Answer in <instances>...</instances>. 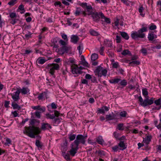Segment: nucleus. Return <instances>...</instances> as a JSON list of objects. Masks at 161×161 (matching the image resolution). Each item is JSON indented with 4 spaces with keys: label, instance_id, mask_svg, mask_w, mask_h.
<instances>
[{
    "label": "nucleus",
    "instance_id": "obj_45",
    "mask_svg": "<svg viewBox=\"0 0 161 161\" xmlns=\"http://www.w3.org/2000/svg\"><path fill=\"white\" fill-rule=\"evenodd\" d=\"M115 40L117 43H120L121 41V36L118 35H116Z\"/></svg>",
    "mask_w": 161,
    "mask_h": 161
},
{
    "label": "nucleus",
    "instance_id": "obj_59",
    "mask_svg": "<svg viewBox=\"0 0 161 161\" xmlns=\"http://www.w3.org/2000/svg\"><path fill=\"white\" fill-rule=\"evenodd\" d=\"M118 140L120 141H124V142H126V139L125 136H123L120 137H119V138L118 139Z\"/></svg>",
    "mask_w": 161,
    "mask_h": 161
},
{
    "label": "nucleus",
    "instance_id": "obj_5",
    "mask_svg": "<svg viewBox=\"0 0 161 161\" xmlns=\"http://www.w3.org/2000/svg\"><path fill=\"white\" fill-rule=\"evenodd\" d=\"M71 149L69 151L70 155L72 156L75 155L77 151L79 149V144L75 140L71 144Z\"/></svg>",
    "mask_w": 161,
    "mask_h": 161
},
{
    "label": "nucleus",
    "instance_id": "obj_50",
    "mask_svg": "<svg viewBox=\"0 0 161 161\" xmlns=\"http://www.w3.org/2000/svg\"><path fill=\"white\" fill-rule=\"evenodd\" d=\"M140 51L144 55H146L147 54V50L145 48L142 47L141 50Z\"/></svg>",
    "mask_w": 161,
    "mask_h": 161
},
{
    "label": "nucleus",
    "instance_id": "obj_46",
    "mask_svg": "<svg viewBox=\"0 0 161 161\" xmlns=\"http://www.w3.org/2000/svg\"><path fill=\"white\" fill-rule=\"evenodd\" d=\"M154 35L153 33H150L148 34V38L149 40L152 41L154 38Z\"/></svg>",
    "mask_w": 161,
    "mask_h": 161
},
{
    "label": "nucleus",
    "instance_id": "obj_30",
    "mask_svg": "<svg viewBox=\"0 0 161 161\" xmlns=\"http://www.w3.org/2000/svg\"><path fill=\"white\" fill-rule=\"evenodd\" d=\"M102 16L101 18L102 19H104V21L108 24H110L111 21L109 18L106 17L103 14H102Z\"/></svg>",
    "mask_w": 161,
    "mask_h": 161
},
{
    "label": "nucleus",
    "instance_id": "obj_21",
    "mask_svg": "<svg viewBox=\"0 0 161 161\" xmlns=\"http://www.w3.org/2000/svg\"><path fill=\"white\" fill-rule=\"evenodd\" d=\"M121 80V79L119 78H114L109 80V82L111 84L118 83Z\"/></svg>",
    "mask_w": 161,
    "mask_h": 161
},
{
    "label": "nucleus",
    "instance_id": "obj_10",
    "mask_svg": "<svg viewBox=\"0 0 161 161\" xmlns=\"http://www.w3.org/2000/svg\"><path fill=\"white\" fill-rule=\"evenodd\" d=\"M145 36V34H140L138 31L137 32H133L131 34V37L132 39H136L138 38H143Z\"/></svg>",
    "mask_w": 161,
    "mask_h": 161
},
{
    "label": "nucleus",
    "instance_id": "obj_33",
    "mask_svg": "<svg viewBox=\"0 0 161 161\" xmlns=\"http://www.w3.org/2000/svg\"><path fill=\"white\" fill-rule=\"evenodd\" d=\"M147 31V27H143L142 28L140 29L138 31L139 32L140 34H145L143 33L144 32H146Z\"/></svg>",
    "mask_w": 161,
    "mask_h": 161
},
{
    "label": "nucleus",
    "instance_id": "obj_38",
    "mask_svg": "<svg viewBox=\"0 0 161 161\" xmlns=\"http://www.w3.org/2000/svg\"><path fill=\"white\" fill-rule=\"evenodd\" d=\"M144 10V8L142 6L140 7L138 9L139 12L140 13V15L142 17H143L144 16V14L142 13L143 11Z\"/></svg>",
    "mask_w": 161,
    "mask_h": 161
},
{
    "label": "nucleus",
    "instance_id": "obj_42",
    "mask_svg": "<svg viewBox=\"0 0 161 161\" xmlns=\"http://www.w3.org/2000/svg\"><path fill=\"white\" fill-rule=\"evenodd\" d=\"M6 142L4 143V144L6 146H9L11 144V140L8 138H6Z\"/></svg>",
    "mask_w": 161,
    "mask_h": 161
},
{
    "label": "nucleus",
    "instance_id": "obj_53",
    "mask_svg": "<svg viewBox=\"0 0 161 161\" xmlns=\"http://www.w3.org/2000/svg\"><path fill=\"white\" fill-rule=\"evenodd\" d=\"M46 61V60L43 58H41L38 60V63L40 64H44Z\"/></svg>",
    "mask_w": 161,
    "mask_h": 161
},
{
    "label": "nucleus",
    "instance_id": "obj_49",
    "mask_svg": "<svg viewBox=\"0 0 161 161\" xmlns=\"http://www.w3.org/2000/svg\"><path fill=\"white\" fill-rule=\"evenodd\" d=\"M154 100L153 98H151L149 99L147 97V102L148 105H150L153 104L154 103Z\"/></svg>",
    "mask_w": 161,
    "mask_h": 161
},
{
    "label": "nucleus",
    "instance_id": "obj_55",
    "mask_svg": "<svg viewBox=\"0 0 161 161\" xmlns=\"http://www.w3.org/2000/svg\"><path fill=\"white\" fill-rule=\"evenodd\" d=\"M130 53V52L128 50H124L123 51L122 53V54L124 55H125L127 54H128Z\"/></svg>",
    "mask_w": 161,
    "mask_h": 161
},
{
    "label": "nucleus",
    "instance_id": "obj_39",
    "mask_svg": "<svg viewBox=\"0 0 161 161\" xmlns=\"http://www.w3.org/2000/svg\"><path fill=\"white\" fill-rule=\"evenodd\" d=\"M142 93L143 95L145 96V97L146 98L148 97V92L146 88H145L142 89Z\"/></svg>",
    "mask_w": 161,
    "mask_h": 161
},
{
    "label": "nucleus",
    "instance_id": "obj_64",
    "mask_svg": "<svg viewBox=\"0 0 161 161\" xmlns=\"http://www.w3.org/2000/svg\"><path fill=\"white\" fill-rule=\"evenodd\" d=\"M18 9H19L21 11H25L24 6L23 5H20L18 8Z\"/></svg>",
    "mask_w": 161,
    "mask_h": 161
},
{
    "label": "nucleus",
    "instance_id": "obj_35",
    "mask_svg": "<svg viewBox=\"0 0 161 161\" xmlns=\"http://www.w3.org/2000/svg\"><path fill=\"white\" fill-rule=\"evenodd\" d=\"M127 81L126 80L123 79L121 80V79L120 81H119L120 84L123 87L126 86L127 85Z\"/></svg>",
    "mask_w": 161,
    "mask_h": 161
},
{
    "label": "nucleus",
    "instance_id": "obj_27",
    "mask_svg": "<svg viewBox=\"0 0 161 161\" xmlns=\"http://www.w3.org/2000/svg\"><path fill=\"white\" fill-rule=\"evenodd\" d=\"M78 41V37L76 36L73 35L71 38V41L74 43H76Z\"/></svg>",
    "mask_w": 161,
    "mask_h": 161
},
{
    "label": "nucleus",
    "instance_id": "obj_40",
    "mask_svg": "<svg viewBox=\"0 0 161 161\" xmlns=\"http://www.w3.org/2000/svg\"><path fill=\"white\" fill-rule=\"evenodd\" d=\"M68 136L70 141H73L76 137V135L74 134H69Z\"/></svg>",
    "mask_w": 161,
    "mask_h": 161
},
{
    "label": "nucleus",
    "instance_id": "obj_16",
    "mask_svg": "<svg viewBox=\"0 0 161 161\" xmlns=\"http://www.w3.org/2000/svg\"><path fill=\"white\" fill-rule=\"evenodd\" d=\"M51 128V127L49 124L47 123H42V124L41 129L43 130H45L48 129L49 128Z\"/></svg>",
    "mask_w": 161,
    "mask_h": 161
},
{
    "label": "nucleus",
    "instance_id": "obj_63",
    "mask_svg": "<svg viewBox=\"0 0 161 161\" xmlns=\"http://www.w3.org/2000/svg\"><path fill=\"white\" fill-rule=\"evenodd\" d=\"M9 101H5L4 106L7 108L9 107Z\"/></svg>",
    "mask_w": 161,
    "mask_h": 161
},
{
    "label": "nucleus",
    "instance_id": "obj_14",
    "mask_svg": "<svg viewBox=\"0 0 161 161\" xmlns=\"http://www.w3.org/2000/svg\"><path fill=\"white\" fill-rule=\"evenodd\" d=\"M60 114L57 111H54V114H52V115L50 114H46V116L47 118V119H54L55 116L58 117L59 116Z\"/></svg>",
    "mask_w": 161,
    "mask_h": 161
},
{
    "label": "nucleus",
    "instance_id": "obj_2",
    "mask_svg": "<svg viewBox=\"0 0 161 161\" xmlns=\"http://www.w3.org/2000/svg\"><path fill=\"white\" fill-rule=\"evenodd\" d=\"M62 37L64 41L61 40V54L67 53L71 47L68 45V39L67 35L63 34Z\"/></svg>",
    "mask_w": 161,
    "mask_h": 161
},
{
    "label": "nucleus",
    "instance_id": "obj_58",
    "mask_svg": "<svg viewBox=\"0 0 161 161\" xmlns=\"http://www.w3.org/2000/svg\"><path fill=\"white\" fill-rule=\"evenodd\" d=\"M16 0H10V1L8 3V4L10 5H13L15 3V2Z\"/></svg>",
    "mask_w": 161,
    "mask_h": 161
},
{
    "label": "nucleus",
    "instance_id": "obj_18",
    "mask_svg": "<svg viewBox=\"0 0 161 161\" xmlns=\"http://www.w3.org/2000/svg\"><path fill=\"white\" fill-rule=\"evenodd\" d=\"M36 145L38 147L39 150L42 149L43 146L42 143L39 141V140H36Z\"/></svg>",
    "mask_w": 161,
    "mask_h": 161
},
{
    "label": "nucleus",
    "instance_id": "obj_7",
    "mask_svg": "<svg viewBox=\"0 0 161 161\" xmlns=\"http://www.w3.org/2000/svg\"><path fill=\"white\" fill-rule=\"evenodd\" d=\"M87 137V136L86 135L84 136L82 135L79 134L77 136L75 141L78 143L79 144L80 143L85 144Z\"/></svg>",
    "mask_w": 161,
    "mask_h": 161
},
{
    "label": "nucleus",
    "instance_id": "obj_28",
    "mask_svg": "<svg viewBox=\"0 0 161 161\" xmlns=\"http://www.w3.org/2000/svg\"><path fill=\"white\" fill-rule=\"evenodd\" d=\"M126 142L120 141L119 144V146L121 148H123V150L125 149L126 148V146L125 144Z\"/></svg>",
    "mask_w": 161,
    "mask_h": 161
},
{
    "label": "nucleus",
    "instance_id": "obj_12",
    "mask_svg": "<svg viewBox=\"0 0 161 161\" xmlns=\"http://www.w3.org/2000/svg\"><path fill=\"white\" fill-rule=\"evenodd\" d=\"M67 144L68 142L67 140L65 138L64 139L63 145L61 146V150H62L63 153L66 152L67 150Z\"/></svg>",
    "mask_w": 161,
    "mask_h": 161
},
{
    "label": "nucleus",
    "instance_id": "obj_36",
    "mask_svg": "<svg viewBox=\"0 0 161 161\" xmlns=\"http://www.w3.org/2000/svg\"><path fill=\"white\" fill-rule=\"evenodd\" d=\"M140 62L139 61L134 60L132 61V62H130L129 64L130 65L133 66L134 65H139L140 64Z\"/></svg>",
    "mask_w": 161,
    "mask_h": 161
},
{
    "label": "nucleus",
    "instance_id": "obj_51",
    "mask_svg": "<svg viewBox=\"0 0 161 161\" xmlns=\"http://www.w3.org/2000/svg\"><path fill=\"white\" fill-rule=\"evenodd\" d=\"M123 125L124 124L123 123L118 124L117 125V128L119 130H124V128H123Z\"/></svg>",
    "mask_w": 161,
    "mask_h": 161
},
{
    "label": "nucleus",
    "instance_id": "obj_19",
    "mask_svg": "<svg viewBox=\"0 0 161 161\" xmlns=\"http://www.w3.org/2000/svg\"><path fill=\"white\" fill-rule=\"evenodd\" d=\"M97 142L100 145H103L104 143V141L101 136H99L96 138Z\"/></svg>",
    "mask_w": 161,
    "mask_h": 161
},
{
    "label": "nucleus",
    "instance_id": "obj_1",
    "mask_svg": "<svg viewBox=\"0 0 161 161\" xmlns=\"http://www.w3.org/2000/svg\"><path fill=\"white\" fill-rule=\"evenodd\" d=\"M40 132V129L38 127L34 126L26 127L25 130L24 131V134H27L29 136L32 138H35V135L38 134Z\"/></svg>",
    "mask_w": 161,
    "mask_h": 161
},
{
    "label": "nucleus",
    "instance_id": "obj_60",
    "mask_svg": "<svg viewBox=\"0 0 161 161\" xmlns=\"http://www.w3.org/2000/svg\"><path fill=\"white\" fill-rule=\"evenodd\" d=\"M119 65L118 62H115L113 64L112 66L113 68H117L119 67Z\"/></svg>",
    "mask_w": 161,
    "mask_h": 161
},
{
    "label": "nucleus",
    "instance_id": "obj_13",
    "mask_svg": "<svg viewBox=\"0 0 161 161\" xmlns=\"http://www.w3.org/2000/svg\"><path fill=\"white\" fill-rule=\"evenodd\" d=\"M110 108L109 107L106 106H103L101 108H98L97 111L99 113L104 114L105 111H108Z\"/></svg>",
    "mask_w": 161,
    "mask_h": 161
},
{
    "label": "nucleus",
    "instance_id": "obj_3",
    "mask_svg": "<svg viewBox=\"0 0 161 161\" xmlns=\"http://www.w3.org/2000/svg\"><path fill=\"white\" fill-rule=\"evenodd\" d=\"M59 65L58 64L52 63L48 64L46 67V69L48 70L50 74L54 75L55 70H59Z\"/></svg>",
    "mask_w": 161,
    "mask_h": 161
},
{
    "label": "nucleus",
    "instance_id": "obj_56",
    "mask_svg": "<svg viewBox=\"0 0 161 161\" xmlns=\"http://www.w3.org/2000/svg\"><path fill=\"white\" fill-rule=\"evenodd\" d=\"M161 100L160 99H158L154 101L155 104L157 105H159L161 104Z\"/></svg>",
    "mask_w": 161,
    "mask_h": 161
},
{
    "label": "nucleus",
    "instance_id": "obj_52",
    "mask_svg": "<svg viewBox=\"0 0 161 161\" xmlns=\"http://www.w3.org/2000/svg\"><path fill=\"white\" fill-rule=\"evenodd\" d=\"M80 64L82 65L85 67H88V63L85 60H83L82 61H80Z\"/></svg>",
    "mask_w": 161,
    "mask_h": 161
},
{
    "label": "nucleus",
    "instance_id": "obj_32",
    "mask_svg": "<svg viewBox=\"0 0 161 161\" xmlns=\"http://www.w3.org/2000/svg\"><path fill=\"white\" fill-rule=\"evenodd\" d=\"M89 32L91 35L93 36H98L99 34L98 32L92 29L90 30Z\"/></svg>",
    "mask_w": 161,
    "mask_h": 161
},
{
    "label": "nucleus",
    "instance_id": "obj_23",
    "mask_svg": "<svg viewBox=\"0 0 161 161\" xmlns=\"http://www.w3.org/2000/svg\"><path fill=\"white\" fill-rule=\"evenodd\" d=\"M120 35L125 40H128L129 39V37L128 34L124 32L119 31Z\"/></svg>",
    "mask_w": 161,
    "mask_h": 161
},
{
    "label": "nucleus",
    "instance_id": "obj_62",
    "mask_svg": "<svg viewBox=\"0 0 161 161\" xmlns=\"http://www.w3.org/2000/svg\"><path fill=\"white\" fill-rule=\"evenodd\" d=\"M159 121V123L158 125L157 126V128L158 130L161 131V118H160Z\"/></svg>",
    "mask_w": 161,
    "mask_h": 161
},
{
    "label": "nucleus",
    "instance_id": "obj_25",
    "mask_svg": "<svg viewBox=\"0 0 161 161\" xmlns=\"http://www.w3.org/2000/svg\"><path fill=\"white\" fill-rule=\"evenodd\" d=\"M75 60L71 58H69L67 61L68 64L71 65V66L72 65H76L75 64Z\"/></svg>",
    "mask_w": 161,
    "mask_h": 161
},
{
    "label": "nucleus",
    "instance_id": "obj_17",
    "mask_svg": "<svg viewBox=\"0 0 161 161\" xmlns=\"http://www.w3.org/2000/svg\"><path fill=\"white\" fill-rule=\"evenodd\" d=\"M80 6L83 8H86V10H92V8L91 5H87L86 3H83L80 4Z\"/></svg>",
    "mask_w": 161,
    "mask_h": 161
},
{
    "label": "nucleus",
    "instance_id": "obj_61",
    "mask_svg": "<svg viewBox=\"0 0 161 161\" xmlns=\"http://www.w3.org/2000/svg\"><path fill=\"white\" fill-rule=\"evenodd\" d=\"M9 16L12 18L16 17V14L14 13H10V14Z\"/></svg>",
    "mask_w": 161,
    "mask_h": 161
},
{
    "label": "nucleus",
    "instance_id": "obj_47",
    "mask_svg": "<svg viewBox=\"0 0 161 161\" xmlns=\"http://www.w3.org/2000/svg\"><path fill=\"white\" fill-rule=\"evenodd\" d=\"M52 42L54 44L53 47L54 48H56L58 47V45L57 44V39L55 38L54 39H53L52 41Z\"/></svg>",
    "mask_w": 161,
    "mask_h": 161
},
{
    "label": "nucleus",
    "instance_id": "obj_20",
    "mask_svg": "<svg viewBox=\"0 0 161 161\" xmlns=\"http://www.w3.org/2000/svg\"><path fill=\"white\" fill-rule=\"evenodd\" d=\"M96 154H97L100 157H103L105 156V153L104 151L102 150H99L96 151L95 152Z\"/></svg>",
    "mask_w": 161,
    "mask_h": 161
},
{
    "label": "nucleus",
    "instance_id": "obj_11",
    "mask_svg": "<svg viewBox=\"0 0 161 161\" xmlns=\"http://www.w3.org/2000/svg\"><path fill=\"white\" fill-rule=\"evenodd\" d=\"M118 115V113L115 114L112 113L111 114H109L108 115H106V121H108L109 120H111L113 119H118L117 116Z\"/></svg>",
    "mask_w": 161,
    "mask_h": 161
},
{
    "label": "nucleus",
    "instance_id": "obj_22",
    "mask_svg": "<svg viewBox=\"0 0 161 161\" xmlns=\"http://www.w3.org/2000/svg\"><path fill=\"white\" fill-rule=\"evenodd\" d=\"M104 45L108 47H110L112 46V41L109 40L105 39L104 40Z\"/></svg>",
    "mask_w": 161,
    "mask_h": 161
},
{
    "label": "nucleus",
    "instance_id": "obj_48",
    "mask_svg": "<svg viewBox=\"0 0 161 161\" xmlns=\"http://www.w3.org/2000/svg\"><path fill=\"white\" fill-rule=\"evenodd\" d=\"M83 46L82 44H80L77 47V49L79 50L80 55L82 53V50L83 49Z\"/></svg>",
    "mask_w": 161,
    "mask_h": 161
},
{
    "label": "nucleus",
    "instance_id": "obj_15",
    "mask_svg": "<svg viewBox=\"0 0 161 161\" xmlns=\"http://www.w3.org/2000/svg\"><path fill=\"white\" fill-rule=\"evenodd\" d=\"M31 108L34 110H38L41 111V112H43L45 111V108L44 107H41L40 106H32Z\"/></svg>",
    "mask_w": 161,
    "mask_h": 161
},
{
    "label": "nucleus",
    "instance_id": "obj_57",
    "mask_svg": "<svg viewBox=\"0 0 161 161\" xmlns=\"http://www.w3.org/2000/svg\"><path fill=\"white\" fill-rule=\"evenodd\" d=\"M88 142L89 144L94 145L96 144V142L95 141H93L92 140L88 139Z\"/></svg>",
    "mask_w": 161,
    "mask_h": 161
},
{
    "label": "nucleus",
    "instance_id": "obj_8",
    "mask_svg": "<svg viewBox=\"0 0 161 161\" xmlns=\"http://www.w3.org/2000/svg\"><path fill=\"white\" fill-rule=\"evenodd\" d=\"M102 14H103L102 12H97L94 11L91 15V16L94 21L98 22L100 18H102Z\"/></svg>",
    "mask_w": 161,
    "mask_h": 161
},
{
    "label": "nucleus",
    "instance_id": "obj_6",
    "mask_svg": "<svg viewBox=\"0 0 161 161\" xmlns=\"http://www.w3.org/2000/svg\"><path fill=\"white\" fill-rule=\"evenodd\" d=\"M71 69L72 72L73 74L77 75L82 73L81 70L84 69V68L81 66H78V65L76 64L72 65Z\"/></svg>",
    "mask_w": 161,
    "mask_h": 161
},
{
    "label": "nucleus",
    "instance_id": "obj_37",
    "mask_svg": "<svg viewBox=\"0 0 161 161\" xmlns=\"http://www.w3.org/2000/svg\"><path fill=\"white\" fill-rule=\"evenodd\" d=\"M47 93L45 92L39 94L38 97L39 100H42L45 96H46Z\"/></svg>",
    "mask_w": 161,
    "mask_h": 161
},
{
    "label": "nucleus",
    "instance_id": "obj_43",
    "mask_svg": "<svg viewBox=\"0 0 161 161\" xmlns=\"http://www.w3.org/2000/svg\"><path fill=\"white\" fill-rule=\"evenodd\" d=\"M98 58V54L96 53L92 54L91 56L92 60L94 61Z\"/></svg>",
    "mask_w": 161,
    "mask_h": 161
},
{
    "label": "nucleus",
    "instance_id": "obj_26",
    "mask_svg": "<svg viewBox=\"0 0 161 161\" xmlns=\"http://www.w3.org/2000/svg\"><path fill=\"white\" fill-rule=\"evenodd\" d=\"M29 90L27 87H23L20 90V92L23 94H26L29 92Z\"/></svg>",
    "mask_w": 161,
    "mask_h": 161
},
{
    "label": "nucleus",
    "instance_id": "obj_31",
    "mask_svg": "<svg viewBox=\"0 0 161 161\" xmlns=\"http://www.w3.org/2000/svg\"><path fill=\"white\" fill-rule=\"evenodd\" d=\"M151 136H147L143 140V141L146 144H148L151 140Z\"/></svg>",
    "mask_w": 161,
    "mask_h": 161
},
{
    "label": "nucleus",
    "instance_id": "obj_4",
    "mask_svg": "<svg viewBox=\"0 0 161 161\" xmlns=\"http://www.w3.org/2000/svg\"><path fill=\"white\" fill-rule=\"evenodd\" d=\"M95 75L98 77H101L102 76H106L107 72V70L100 66H98L94 71Z\"/></svg>",
    "mask_w": 161,
    "mask_h": 161
},
{
    "label": "nucleus",
    "instance_id": "obj_24",
    "mask_svg": "<svg viewBox=\"0 0 161 161\" xmlns=\"http://www.w3.org/2000/svg\"><path fill=\"white\" fill-rule=\"evenodd\" d=\"M47 107L48 108V110L51 111L50 109L52 108L53 109H55L57 108V105L54 103H52L51 104L48 105Z\"/></svg>",
    "mask_w": 161,
    "mask_h": 161
},
{
    "label": "nucleus",
    "instance_id": "obj_29",
    "mask_svg": "<svg viewBox=\"0 0 161 161\" xmlns=\"http://www.w3.org/2000/svg\"><path fill=\"white\" fill-rule=\"evenodd\" d=\"M12 106L13 107L14 109L19 110L21 108L20 106L17 103H15L14 102L12 103Z\"/></svg>",
    "mask_w": 161,
    "mask_h": 161
},
{
    "label": "nucleus",
    "instance_id": "obj_41",
    "mask_svg": "<svg viewBox=\"0 0 161 161\" xmlns=\"http://www.w3.org/2000/svg\"><path fill=\"white\" fill-rule=\"evenodd\" d=\"M119 115L121 117H126L127 115V113L126 111H123L120 113Z\"/></svg>",
    "mask_w": 161,
    "mask_h": 161
},
{
    "label": "nucleus",
    "instance_id": "obj_34",
    "mask_svg": "<svg viewBox=\"0 0 161 161\" xmlns=\"http://www.w3.org/2000/svg\"><path fill=\"white\" fill-rule=\"evenodd\" d=\"M113 135L114 137L117 140H118L120 137V134L117 131H115L113 133Z\"/></svg>",
    "mask_w": 161,
    "mask_h": 161
},
{
    "label": "nucleus",
    "instance_id": "obj_44",
    "mask_svg": "<svg viewBox=\"0 0 161 161\" xmlns=\"http://www.w3.org/2000/svg\"><path fill=\"white\" fill-rule=\"evenodd\" d=\"M141 105L144 107H146L148 105L147 102V97H146V99L143 101L142 102L141 104Z\"/></svg>",
    "mask_w": 161,
    "mask_h": 161
},
{
    "label": "nucleus",
    "instance_id": "obj_9",
    "mask_svg": "<svg viewBox=\"0 0 161 161\" xmlns=\"http://www.w3.org/2000/svg\"><path fill=\"white\" fill-rule=\"evenodd\" d=\"M20 93V90L17 89L16 92L14 93L9 94L12 96V98L14 102H17L20 99L19 95Z\"/></svg>",
    "mask_w": 161,
    "mask_h": 161
},
{
    "label": "nucleus",
    "instance_id": "obj_54",
    "mask_svg": "<svg viewBox=\"0 0 161 161\" xmlns=\"http://www.w3.org/2000/svg\"><path fill=\"white\" fill-rule=\"evenodd\" d=\"M156 26L153 23L151 24V26L149 27V29L151 30H153L156 29Z\"/></svg>",
    "mask_w": 161,
    "mask_h": 161
}]
</instances>
